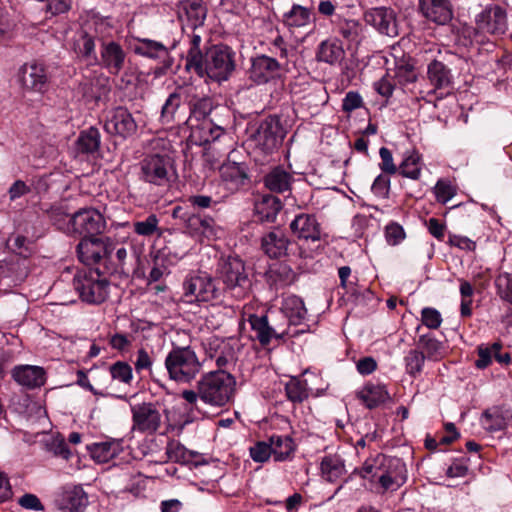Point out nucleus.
Returning a JSON list of instances; mask_svg holds the SVG:
<instances>
[{"instance_id": "57", "label": "nucleus", "mask_w": 512, "mask_h": 512, "mask_svg": "<svg viewBox=\"0 0 512 512\" xmlns=\"http://www.w3.org/2000/svg\"><path fill=\"white\" fill-rule=\"evenodd\" d=\"M152 354V349L142 347L137 350L134 366L138 374H142L143 372H150L153 364Z\"/></svg>"}, {"instance_id": "11", "label": "nucleus", "mask_w": 512, "mask_h": 512, "mask_svg": "<svg viewBox=\"0 0 512 512\" xmlns=\"http://www.w3.org/2000/svg\"><path fill=\"white\" fill-rule=\"evenodd\" d=\"M475 37L478 35H502L507 30L506 12L497 5L486 7L476 16Z\"/></svg>"}, {"instance_id": "54", "label": "nucleus", "mask_w": 512, "mask_h": 512, "mask_svg": "<svg viewBox=\"0 0 512 512\" xmlns=\"http://www.w3.org/2000/svg\"><path fill=\"white\" fill-rule=\"evenodd\" d=\"M67 501L72 511L81 512L88 504V497L81 486H74L67 493Z\"/></svg>"}, {"instance_id": "24", "label": "nucleus", "mask_w": 512, "mask_h": 512, "mask_svg": "<svg viewBox=\"0 0 512 512\" xmlns=\"http://www.w3.org/2000/svg\"><path fill=\"white\" fill-rule=\"evenodd\" d=\"M345 50L342 42L337 38L322 41L316 50V59L329 65L341 64L345 59Z\"/></svg>"}, {"instance_id": "51", "label": "nucleus", "mask_w": 512, "mask_h": 512, "mask_svg": "<svg viewBox=\"0 0 512 512\" xmlns=\"http://www.w3.org/2000/svg\"><path fill=\"white\" fill-rule=\"evenodd\" d=\"M425 356L419 349L410 350L404 357L406 373L412 377L418 376L424 366Z\"/></svg>"}, {"instance_id": "38", "label": "nucleus", "mask_w": 512, "mask_h": 512, "mask_svg": "<svg viewBox=\"0 0 512 512\" xmlns=\"http://www.w3.org/2000/svg\"><path fill=\"white\" fill-rule=\"evenodd\" d=\"M321 475L329 482H335L344 476L346 469L343 459L338 455H327L323 457L321 464Z\"/></svg>"}, {"instance_id": "44", "label": "nucleus", "mask_w": 512, "mask_h": 512, "mask_svg": "<svg viewBox=\"0 0 512 512\" xmlns=\"http://www.w3.org/2000/svg\"><path fill=\"white\" fill-rule=\"evenodd\" d=\"M249 323L262 345L269 344L271 339L276 336L275 331L269 326L267 316L265 315H251Z\"/></svg>"}, {"instance_id": "47", "label": "nucleus", "mask_w": 512, "mask_h": 512, "mask_svg": "<svg viewBox=\"0 0 512 512\" xmlns=\"http://www.w3.org/2000/svg\"><path fill=\"white\" fill-rule=\"evenodd\" d=\"M75 52L88 61L96 60L94 38L81 31L74 41Z\"/></svg>"}, {"instance_id": "9", "label": "nucleus", "mask_w": 512, "mask_h": 512, "mask_svg": "<svg viewBox=\"0 0 512 512\" xmlns=\"http://www.w3.org/2000/svg\"><path fill=\"white\" fill-rule=\"evenodd\" d=\"M124 237L116 238L115 243L108 240V249L103 262V270L110 276V282L115 286L125 289L128 286L127 276L124 270L127 257L126 248L122 245Z\"/></svg>"}, {"instance_id": "37", "label": "nucleus", "mask_w": 512, "mask_h": 512, "mask_svg": "<svg viewBox=\"0 0 512 512\" xmlns=\"http://www.w3.org/2000/svg\"><path fill=\"white\" fill-rule=\"evenodd\" d=\"M282 312L288 318L290 324L293 325L300 324L307 314L303 300L296 295H289L284 298Z\"/></svg>"}, {"instance_id": "25", "label": "nucleus", "mask_w": 512, "mask_h": 512, "mask_svg": "<svg viewBox=\"0 0 512 512\" xmlns=\"http://www.w3.org/2000/svg\"><path fill=\"white\" fill-rule=\"evenodd\" d=\"M356 397L369 409L383 404L389 399L386 386L380 383L368 382L356 391Z\"/></svg>"}, {"instance_id": "19", "label": "nucleus", "mask_w": 512, "mask_h": 512, "mask_svg": "<svg viewBox=\"0 0 512 512\" xmlns=\"http://www.w3.org/2000/svg\"><path fill=\"white\" fill-rule=\"evenodd\" d=\"M482 427L489 432L505 430L512 423V410L504 406H493L481 416Z\"/></svg>"}, {"instance_id": "3", "label": "nucleus", "mask_w": 512, "mask_h": 512, "mask_svg": "<svg viewBox=\"0 0 512 512\" xmlns=\"http://www.w3.org/2000/svg\"><path fill=\"white\" fill-rule=\"evenodd\" d=\"M164 364L169 379L179 384L192 382L202 369V363L194 349L189 345L180 346L174 343Z\"/></svg>"}, {"instance_id": "20", "label": "nucleus", "mask_w": 512, "mask_h": 512, "mask_svg": "<svg viewBox=\"0 0 512 512\" xmlns=\"http://www.w3.org/2000/svg\"><path fill=\"white\" fill-rule=\"evenodd\" d=\"M12 378L28 389L39 388L45 384L46 373L40 366L19 365L11 371Z\"/></svg>"}, {"instance_id": "52", "label": "nucleus", "mask_w": 512, "mask_h": 512, "mask_svg": "<svg viewBox=\"0 0 512 512\" xmlns=\"http://www.w3.org/2000/svg\"><path fill=\"white\" fill-rule=\"evenodd\" d=\"M433 193L437 202L446 204L456 195L457 188L450 180L442 178L436 182Z\"/></svg>"}, {"instance_id": "28", "label": "nucleus", "mask_w": 512, "mask_h": 512, "mask_svg": "<svg viewBox=\"0 0 512 512\" xmlns=\"http://www.w3.org/2000/svg\"><path fill=\"white\" fill-rule=\"evenodd\" d=\"M281 208V200L271 194L260 195L254 204L255 216L262 222L274 221Z\"/></svg>"}, {"instance_id": "49", "label": "nucleus", "mask_w": 512, "mask_h": 512, "mask_svg": "<svg viewBox=\"0 0 512 512\" xmlns=\"http://www.w3.org/2000/svg\"><path fill=\"white\" fill-rule=\"evenodd\" d=\"M184 10L194 28L203 24L206 18V9L200 0H189L185 2Z\"/></svg>"}, {"instance_id": "21", "label": "nucleus", "mask_w": 512, "mask_h": 512, "mask_svg": "<svg viewBox=\"0 0 512 512\" xmlns=\"http://www.w3.org/2000/svg\"><path fill=\"white\" fill-rule=\"evenodd\" d=\"M290 229L299 239L319 241L321 227L314 215L299 214L290 224Z\"/></svg>"}, {"instance_id": "30", "label": "nucleus", "mask_w": 512, "mask_h": 512, "mask_svg": "<svg viewBox=\"0 0 512 512\" xmlns=\"http://www.w3.org/2000/svg\"><path fill=\"white\" fill-rule=\"evenodd\" d=\"M292 182V174L281 166L273 168L263 178L264 186L274 193L290 191Z\"/></svg>"}, {"instance_id": "55", "label": "nucleus", "mask_w": 512, "mask_h": 512, "mask_svg": "<svg viewBox=\"0 0 512 512\" xmlns=\"http://www.w3.org/2000/svg\"><path fill=\"white\" fill-rule=\"evenodd\" d=\"M181 96L178 93H172L165 101L162 111L161 120L163 123L168 124L175 119V114L180 107Z\"/></svg>"}, {"instance_id": "33", "label": "nucleus", "mask_w": 512, "mask_h": 512, "mask_svg": "<svg viewBox=\"0 0 512 512\" xmlns=\"http://www.w3.org/2000/svg\"><path fill=\"white\" fill-rule=\"evenodd\" d=\"M101 143L100 132L95 127L82 130L75 142L77 154L94 155L98 152Z\"/></svg>"}, {"instance_id": "29", "label": "nucleus", "mask_w": 512, "mask_h": 512, "mask_svg": "<svg viewBox=\"0 0 512 512\" xmlns=\"http://www.w3.org/2000/svg\"><path fill=\"white\" fill-rule=\"evenodd\" d=\"M313 13L311 9L299 4H293L291 9L282 15V23L294 33L299 28H305L310 25Z\"/></svg>"}, {"instance_id": "6", "label": "nucleus", "mask_w": 512, "mask_h": 512, "mask_svg": "<svg viewBox=\"0 0 512 512\" xmlns=\"http://www.w3.org/2000/svg\"><path fill=\"white\" fill-rule=\"evenodd\" d=\"M219 277L226 292L236 299L244 298L251 287V281L245 270L244 263L237 257H229L219 268Z\"/></svg>"}, {"instance_id": "40", "label": "nucleus", "mask_w": 512, "mask_h": 512, "mask_svg": "<svg viewBox=\"0 0 512 512\" xmlns=\"http://www.w3.org/2000/svg\"><path fill=\"white\" fill-rule=\"evenodd\" d=\"M130 50L149 58H163L168 54L167 48L162 43L148 39L130 42Z\"/></svg>"}, {"instance_id": "34", "label": "nucleus", "mask_w": 512, "mask_h": 512, "mask_svg": "<svg viewBox=\"0 0 512 512\" xmlns=\"http://www.w3.org/2000/svg\"><path fill=\"white\" fill-rule=\"evenodd\" d=\"M427 78L435 89H446L452 85L453 76L445 64L433 60L427 67Z\"/></svg>"}, {"instance_id": "43", "label": "nucleus", "mask_w": 512, "mask_h": 512, "mask_svg": "<svg viewBox=\"0 0 512 512\" xmlns=\"http://www.w3.org/2000/svg\"><path fill=\"white\" fill-rule=\"evenodd\" d=\"M91 456L99 463H106L118 455L121 448L117 442L93 443L89 446Z\"/></svg>"}, {"instance_id": "46", "label": "nucleus", "mask_w": 512, "mask_h": 512, "mask_svg": "<svg viewBox=\"0 0 512 512\" xmlns=\"http://www.w3.org/2000/svg\"><path fill=\"white\" fill-rule=\"evenodd\" d=\"M202 38L199 34L193 33L189 41V49L186 56V68L193 71H201L200 60L203 54L200 49Z\"/></svg>"}, {"instance_id": "18", "label": "nucleus", "mask_w": 512, "mask_h": 512, "mask_svg": "<svg viewBox=\"0 0 512 512\" xmlns=\"http://www.w3.org/2000/svg\"><path fill=\"white\" fill-rule=\"evenodd\" d=\"M421 14L429 21L445 25L453 16L449 0H419Z\"/></svg>"}, {"instance_id": "45", "label": "nucleus", "mask_w": 512, "mask_h": 512, "mask_svg": "<svg viewBox=\"0 0 512 512\" xmlns=\"http://www.w3.org/2000/svg\"><path fill=\"white\" fill-rule=\"evenodd\" d=\"M269 444L275 461L286 460L294 450L293 441L288 436H271Z\"/></svg>"}, {"instance_id": "8", "label": "nucleus", "mask_w": 512, "mask_h": 512, "mask_svg": "<svg viewBox=\"0 0 512 512\" xmlns=\"http://www.w3.org/2000/svg\"><path fill=\"white\" fill-rule=\"evenodd\" d=\"M142 177L150 183L162 186L172 182L176 177V171L170 157L160 154H152L141 162Z\"/></svg>"}, {"instance_id": "60", "label": "nucleus", "mask_w": 512, "mask_h": 512, "mask_svg": "<svg viewBox=\"0 0 512 512\" xmlns=\"http://www.w3.org/2000/svg\"><path fill=\"white\" fill-rule=\"evenodd\" d=\"M159 220L156 215H149L143 221H137L134 223V230L138 235L151 236L157 230Z\"/></svg>"}, {"instance_id": "7", "label": "nucleus", "mask_w": 512, "mask_h": 512, "mask_svg": "<svg viewBox=\"0 0 512 512\" xmlns=\"http://www.w3.org/2000/svg\"><path fill=\"white\" fill-rule=\"evenodd\" d=\"M220 294L215 280L205 273L189 275L183 282V296L188 303L211 302L218 299Z\"/></svg>"}, {"instance_id": "56", "label": "nucleus", "mask_w": 512, "mask_h": 512, "mask_svg": "<svg viewBox=\"0 0 512 512\" xmlns=\"http://www.w3.org/2000/svg\"><path fill=\"white\" fill-rule=\"evenodd\" d=\"M72 215L66 213L62 207H52L48 211V217L52 223L60 230L71 232L69 219Z\"/></svg>"}, {"instance_id": "13", "label": "nucleus", "mask_w": 512, "mask_h": 512, "mask_svg": "<svg viewBox=\"0 0 512 512\" xmlns=\"http://www.w3.org/2000/svg\"><path fill=\"white\" fill-rule=\"evenodd\" d=\"M18 77L21 87L26 91L43 94L48 88L49 78L46 67L38 61L22 65Z\"/></svg>"}, {"instance_id": "62", "label": "nucleus", "mask_w": 512, "mask_h": 512, "mask_svg": "<svg viewBox=\"0 0 512 512\" xmlns=\"http://www.w3.org/2000/svg\"><path fill=\"white\" fill-rule=\"evenodd\" d=\"M421 321L429 329H438L442 323V316L437 309L425 307L421 311Z\"/></svg>"}, {"instance_id": "12", "label": "nucleus", "mask_w": 512, "mask_h": 512, "mask_svg": "<svg viewBox=\"0 0 512 512\" xmlns=\"http://www.w3.org/2000/svg\"><path fill=\"white\" fill-rule=\"evenodd\" d=\"M284 138V130L277 117L264 119L254 135L256 146L265 154L275 151Z\"/></svg>"}, {"instance_id": "5", "label": "nucleus", "mask_w": 512, "mask_h": 512, "mask_svg": "<svg viewBox=\"0 0 512 512\" xmlns=\"http://www.w3.org/2000/svg\"><path fill=\"white\" fill-rule=\"evenodd\" d=\"M105 274L107 273L103 269L95 267L84 268L74 276V288L83 301L99 304L106 299L108 280L104 277Z\"/></svg>"}, {"instance_id": "61", "label": "nucleus", "mask_w": 512, "mask_h": 512, "mask_svg": "<svg viewBox=\"0 0 512 512\" xmlns=\"http://www.w3.org/2000/svg\"><path fill=\"white\" fill-rule=\"evenodd\" d=\"M371 191L378 198H387L390 192V178L388 174H379L372 183Z\"/></svg>"}, {"instance_id": "23", "label": "nucleus", "mask_w": 512, "mask_h": 512, "mask_svg": "<svg viewBox=\"0 0 512 512\" xmlns=\"http://www.w3.org/2000/svg\"><path fill=\"white\" fill-rule=\"evenodd\" d=\"M289 243L290 240L286 234L282 230L275 229L262 237L261 247L270 258H280L287 254Z\"/></svg>"}, {"instance_id": "53", "label": "nucleus", "mask_w": 512, "mask_h": 512, "mask_svg": "<svg viewBox=\"0 0 512 512\" xmlns=\"http://www.w3.org/2000/svg\"><path fill=\"white\" fill-rule=\"evenodd\" d=\"M110 374L112 377V383L108 387L111 390L110 394L122 398L121 395L115 392L114 382L128 383V363L124 361L115 362L110 366Z\"/></svg>"}, {"instance_id": "39", "label": "nucleus", "mask_w": 512, "mask_h": 512, "mask_svg": "<svg viewBox=\"0 0 512 512\" xmlns=\"http://www.w3.org/2000/svg\"><path fill=\"white\" fill-rule=\"evenodd\" d=\"M105 130L120 137L123 141L128 135V110L124 107L115 109L114 114L105 123Z\"/></svg>"}, {"instance_id": "14", "label": "nucleus", "mask_w": 512, "mask_h": 512, "mask_svg": "<svg viewBox=\"0 0 512 512\" xmlns=\"http://www.w3.org/2000/svg\"><path fill=\"white\" fill-rule=\"evenodd\" d=\"M107 249L108 242H104L99 236L82 237L77 245L78 258L86 266L85 268L96 265L103 269Z\"/></svg>"}, {"instance_id": "10", "label": "nucleus", "mask_w": 512, "mask_h": 512, "mask_svg": "<svg viewBox=\"0 0 512 512\" xmlns=\"http://www.w3.org/2000/svg\"><path fill=\"white\" fill-rule=\"evenodd\" d=\"M71 232L83 237L99 236L105 229L103 215L94 208H83L72 214L69 219Z\"/></svg>"}, {"instance_id": "59", "label": "nucleus", "mask_w": 512, "mask_h": 512, "mask_svg": "<svg viewBox=\"0 0 512 512\" xmlns=\"http://www.w3.org/2000/svg\"><path fill=\"white\" fill-rule=\"evenodd\" d=\"M500 297L512 305V275L500 274L495 280Z\"/></svg>"}, {"instance_id": "1", "label": "nucleus", "mask_w": 512, "mask_h": 512, "mask_svg": "<svg viewBox=\"0 0 512 512\" xmlns=\"http://www.w3.org/2000/svg\"><path fill=\"white\" fill-rule=\"evenodd\" d=\"M361 478L370 481L378 491H394L406 481V466L404 462L395 457L378 454L367 459L363 466L357 470Z\"/></svg>"}, {"instance_id": "36", "label": "nucleus", "mask_w": 512, "mask_h": 512, "mask_svg": "<svg viewBox=\"0 0 512 512\" xmlns=\"http://www.w3.org/2000/svg\"><path fill=\"white\" fill-rule=\"evenodd\" d=\"M418 348L425 358L431 361H440L447 354L445 344L430 334L419 337Z\"/></svg>"}, {"instance_id": "41", "label": "nucleus", "mask_w": 512, "mask_h": 512, "mask_svg": "<svg viewBox=\"0 0 512 512\" xmlns=\"http://www.w3.org/2000/svg\"><path fill=\"white\" fill-rule=\"evenodd\" d=\"M102 59L112 73H118L124 63L125 53L117 43L110 42L102 50Z\"/></svg>"}, {"instance_id": "31", "label": "nucleus", "mask_w": 512, "mask_h": 512, "mask_svg": "<svg viewBox=\"0 0 512 512\" xmlns=\"http://www.w3.org/2000/svg\"><path fill=\"white\" fill-rule=\"evenodd\" d=\"M189 226L197 236L208 242L216 240L222 234V229L210 217L193 216L189 220Z\"/></svg>"}, {"instance_id": "15", "label": "nucleus", "mask_w": 512, "mask_h": 512, "mask_svg": "<svg viewBox=\"0 0 512 512\" xmlns=\"http://www.w3.org/2000/svg\"><path fill=\"white\" fill-rule=\"evenodd\" d=\"M364 20L383 35L396 37L399 34L396 13L392 8H371L365 12Z\"/></svg>"}, {"instance_id": "16", "label": "nucleus", "mask_w": 512, "mask_h": 512, "mask_svg": "<svg viewBox=\"0 0 512 512\" xmlns=\"http://www.w3.org/2000/svg\"><path fill=\"white\" fill-rule=\"evenodd\" d=\"M221 184L230 193L239 191L248 182L247 168L236 162L223 163L219 168Z\"/></svg>"}, {"instance_id": "35", "label": "nucleus", "mask_w": 512, "mask_h": 512, "mask_svg": "<svg viewBox=\"0 0 512 512\" xmlns=\"http://www.w3.org/2000/svg\"><path fill=\"white\" fill-rule=\"evenodd\" d=\"M423 161L421 154L416 150L406 151L403 159L398 166V172L401 176L419 180L421 177Z\"/></svg>"}, {"instance_id": "63", "label": "nucleus", "mask_w": 512, "mask_h": 512, "mask_svg": "<svg viewBox=\"0 0 512 512\" xmlns=\"http://www.w3.org/2000/svg\"><path fill=\"white\" fill-rule=\"evenodd\" d=\"M45 13L57 16L67 13L72 7V0H45Z\"/></svg>"}, {"instance_id": "42", "label": "nucleus", "mask_w": 512, "mask_h": 512, "mask_svg": "<svg viewBox=\"0 0 512 512\" xmlns=\"http://www.w3.org/2000/svg\"><path fill=\"white\" fill-rule=\"evenodd\" d=\"M213 109L212 100L208 97L200 98L195 100L190 108V116L188 117L186 124L188 127L209 120L208 115Z\"/></svg>"}, {"instance_id": "64", "label": "nucleus", "mask_w": 512, "mask_h": 512, "mask_svg": "<svg viewBox=\"0 0 512 512\" xmlns=\"http://www.w3.org/2000/svg\"><path fill=\"white\" fill-rule=\"evenodd\" d=\"M381 162L379 167L384 174L394 175L398 172V166L394 163L391 151L386 147H381L379 150Z\"/></svg>"}, {"instance_id": "48", "label": "nucleus", "mask_w": 512, "mask_h": 512, "mask_svg": "<svg viewBox=\"0 0 512 512\" xmlns=\"http://www.w3.org/2000/svg\"><path fill=\"white\" fill-rule=\"evenodd\" d=\"M285 391L292 402H302L309 396L307 381L297 377H292L286 383Z\"/></svg>"}, {"instance_id": "2", "label": "nucleus", "mask_w": 512, "mask_h": 512, "mask_svg": "<svg viewBox=\"0 0 512 512\" xmlns=\"http://www.w3.org/2000/svg\"><path fill=\"white\" fill-rule=\"evenodd\" d=\"M201 401L211 407L222 408L230 403L235 390V379L228 372L219 369L201 376L197 382Z\"/></svg>"}, {"instance_id": "26", "label": "nucleus", "mask_w": 512, "mask_h": 512, "mask_svg": "<svg viewBox=\"0 0 512 512\" xmlns=\"http://www.w3.org/2000/svg\"><path fill=\"white\" fill-rule=\"evenodd\" d=\"M189 129L190 138L199 145L215 141L224 134V129L215 125L211 119L194 124Z\"/></svg>"}, {"instance_id": "50", "label": "nucleus", "mask_w": 512, "mask_h": 512, "mask_svg": "<svg viewBox=\"0 0 512 512\" xmlns=\"http://www.w3.org/2000/svg\"><path fill=\"white\" fill-rule=\"evenodd\" d=\"M169 460L179 463H188L193 459L194 453L186 449L179 441L171 440L166 446Z\"/></svg>"}, {"instance_id": "58", "label": "nucleus", "mask_w": 512, "mask_h": 512, "mask_svg": "<svg viewBox=\"0 0 512 512\" xmlns=\"http://www.w3.org/2000/svg\"><path fill=\"white\" fill-rule=\"evenodd\" d=\"M385 239L387 243L391 246H396L400 244L406 237V233L404 228L396 223L390 222L385 227Z\"/></svg>"}, {"instance_id": "4", "label": "nucleus", "mask_w": 512, "mask_h": 512, "mask_svg": "<svg viewBox=\"0 0 512 512\" xmlns=\"http://www.w3.org/2000/svg\"><path fill=\"white\" fill-rule=\"evenodd\" d=\"M200 65L201 71H194L197 75L225 81L235 70V53L227 45H213L200 60Z\"/></svg>"}, {"instance_id": "32", "label": "nucleus", "mask_w": 512, "mask_h": 512, "mask_svg": "<svg viewBox=\"0 0 512 512\" xmlns=\"http://www.w3.org/2000/svg\"><path fill=\"white\" fill-rule=\"evenodd\" d=\"M502 344L499 342H495L488 346H479L478 351V359L475 361V365L479 369L487 368L494 358L497 362L501 364H507L510 361V356L508 353H501Z\"/></svg>"}, {"instance_id": "17", "label": "nucleus", "mask_w": 512, "mask_h": 512, "mask_svg": "<svg viewBox=\"0 0 512 512\" xmlns=\"http://www.w3.org/2000/svg\"><path fill=\"white\" fill-rule=\"evenodd\" d=\"M161 416L157 407L152 403H145L133 408V429L152 433L160 425Z\"/></svg>"}, {"instance_id": "22", "label": "nucleus", "mask_w": 512, "mask_h": 512, "mask_svg": "<svg viewBox=\"0 0 512 512\" xmlns=\"http://www.w3.org/2000/svg\"><path fill=\"white\" fill-rule=\"evenodd\" d=\"M279 68L280 65L276 59L262 55L253 60L249 77L256 84L267 83Z\"/></svg>"}, {"instance_id": "27", "label": "nucleus", "mask_w": 512, "mask_h": 512, "mask_svg": "<svg viewBox=\"0 0 512 512\" xmlns=\"http://www.w3.org/2000/svg\"><path fill=\"white\" fill-rule=\"evenodd\" d=\"M0 275L13 282H21L28 276L26 256L12 255L0 261Z\"/></svg>"}]
</instances>
